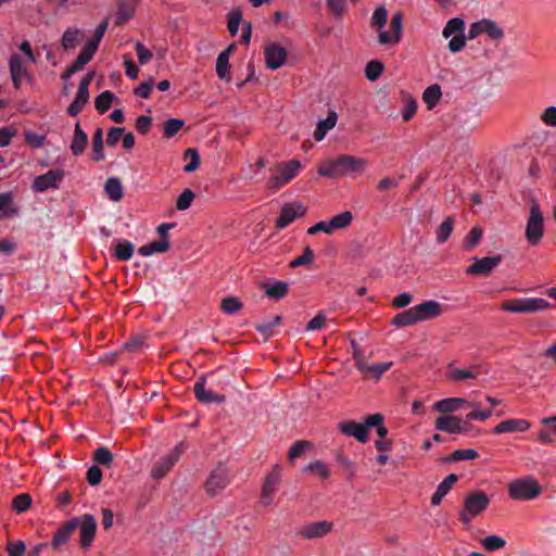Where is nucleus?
Listing matches in <instances>:
<instances>
[{"instance_id":"obj_19","label":"nucleus","mask_w":556,"mask_h":556,"mask_svg":"<svg viewBox=\"0 0 556 556\" xmlns=\"http://www.w3.org/2000/svg\"><path fill=\"white\" fill-rule=\"evenodd\" d=\"M476 402H469L465 397H446L435 402L432 408L442 415H452L453 413L466 408V407H476Z\"/></svg>"},{"instance_id":"obj_36","label":"nucleus","mask_w":556,"mask_h":556,"mask_svg":"<svg viewBox=\"0 0 556 556\" xmlns=\"http://www.w3.org/2000/svg\"><path fill=\"white\" fill-rule=\"evenodd\" d=\"M442 98V90L438 84L427 87L422 92V101L428 110L434 109Z\"/></svg>"},{"instance_id":"obj_57","label":"nucleus","mask_w":556,"mask_h":556,"mask_svg":"<svg viewBox=\"0 0 556 556\" xmlns=\"http://www.w3.org/2000/svg\"><path fill=\"white\" fill-rule=\"evenodd\" d=\"M185 125V121L180 118H169L164 123V136L174 137Z\"/></svg>"},{"instance_id":"obj_2","label":"nucleus","mask_w":556,"mask_h":556,"mask_svg":"<svg viewBox=\"0 0 556 556\" xmlns=\"http://www.w3.org/2000/svg\"><path fill=\"white\" fill-rule=\"evenodd\" d=\"M108 28V20H103L94 29L93 36L86 42L75 61L66 68L63 79H68L72 75L84 70L94 56L99 43L102 40Z\"/></svg>"},{"instance_id":"obj_10","label":"nucleus","mask_w":556,"mask_h":556,"mask_svg":"<svg viewBox=\"0 0 556 556\" xmlns=\"http://www.w3.org/2000/svg\"><path fill=\"white\" fill-rule=\"evenodd\" d=\"M187 445L185 442H179L174 446L169 453L162 458H160L153 466L151 470V476L154 479H162L165 477L169 470L174 467V465L178 462L181 454L186 451Z\"/></svg>"},{"instance_id":"obj_14","label":"nucleus","mask_w":556,"mask_h":556,"mask_svg":"<svg viewBox=\"0 0 556 556\" xmlns=\"http://www.w3.org/2000/svg\"><path fill=\"white\" fill-rule=\"evenodd\" d=\"M281 481V469L278 465L274 466L271 471L266 476L261 494V503L268 506L273 503L274 494Z\"/></svg>"},{"instance_id":"obj_51","label":"nucleus","mask_w":556,"mask_h":556,"mask_svg":"<svg viewBox=\"0 0 556 556\" xmlns=\"http://www.w3.org/2000/svg\"><path fill=\"white\" fill-rule=\"evenodd\" d=\"M483 34H486L493 40L503 38V29L492 20L483 18Z\"/></svg>"},{"instance_id":"obj_52","label":"nucleus","mask_w":556,"mask_h":556,"mask_svg":"<svg viewBox=\"0 0 556 556\" xmlns=\"http://www.w3.org/2000/svg\"><path fill=\"white\" fill-rule=\"evenodd\" d=\"M541 123L549 128H556V105L546 106L539 116Z\"/></svg>"},{"instance_id":"obj_64","label":"nucleus","mask_w":556,"mask_h":556,"mask_svg":"<svg viewBox=\"0 0 556 556\" xmlns=\"http://www.w3.org/2000/svg\"><path fill=\"white\" fill-rule=\"evenodd\" d=\"M113 455L108 447H99L94 452V460L104 466H109L112 463Z\"/></svg>"},{"instance_id":"obj_33","label":"nucleus","mask_w":556,"mask_h":556,"mask_svg":"<svg viewBox=\"0 0 556 556\" xmlns=\"http://www.w3.org/2000/svg\"><path fill=\"white\" fill-rule=\"evenodd\" d=\"M88 136L81 129L79 122L76 123L74 136L71 142V151L75 156L81 155L87 147Z\"/></svg>"},{"instance_id":"obj_48","label":"nucleus","mask_w":556,"mask_h":556,"mask_svg":"<svg viewBox=\"0 0 556 556\" xmlns=\"http://www.w3.org/2000/svg\"><path fill=\"white\" fill-rule=\"evenodd\" d=\"M383 64L378 60H371L365 67V76L370 81H376L383 72Z\"/></svg>"},{"instance_id":"obj_18","label":"nucleus","mask_w":556,"mask_h":556,"mask_svg":"<svg viewBox=\"0 0 556 556\" xmlns=\"http://www.w3.org/2000/svg\"><path fill=\"white\" fill-rule=\"evenodd\" d=\"M501 262L502 257L500 255L482 258L475 257L473 263L467 267L466 274L471 276H488L500 265Z\"/></svg>"},{"instance_id":"obj_13","label":"nucleus","mask_w":556,"mask_h":556,"mask_svg":"<svg viewBox=\"0 0 556 556\" xmlns=\"http://www.w3.org/2000/svg\"><path fill=\"white\" fill-rule=\"evenodd\" d=\"M306 212V206L301 202L287 203L282 206L281 212L276 219V227L278 229H283L296 218L304 216Z\"/></svg>"},{"instance_id":"obj_9","label":"nucleus","mask_w":556,"mask_h":556,"mask_svg":"<svg viewBox=\"0 0 556 556\" xmlns=\"http://www.w3.org/2000/svg\"><path fill=\"white\" fill-rule=\"evenodd\" d=\"M77 523L79 530V546L83 549H89L93 544L97 533V520L90 514H85L81 517L72 518Z\"/></svg>"},{"instance_id":"obj_45","label":"nucleus","mask_w":556,"mask_h":556,"mask_svg":"<svg viewBox=\"0 0 556 556\" xmlns=\"http://www.w3.org/2000/svg\"><path fill=\"white\" fill-rule=\"evenodd\" d=\"M383 416L380 413L371 414L366 417V425L369 428L376 427L379 438H384L388 434V429L382 425Z\"/></svg>"},{"instance_id":"obj_15","label":"nucleus","mask_w":556,"mask_h":556,"mask_svg":"<svg viewBox=\"0 0 556 556\" xmlns=\"http://www.w3.org/2000/svg\"><path fill=\"white\" fill-rule=\"evenodd\" d=\"M266 67L275 71L280 68L287 61V50L277 42H268L264 47Z\"/></svg>"},{"instance_id":"obj_25","label":"nucleus","mask_w":556,"mask_h":556,"mask_svg":"<svg viewBox=\"0 0 556 556\" xmlns=\"http://www.w3.org/2000/svg\"><path fill=\"white\" fill-rule=\"evenodd\" d=\"M531 424L523 418H511L506 419L497 424L493 429V434H503V433H515V432H526L530 429Z\"/></svg>"},{"instance_id":"obj_24","label":"nucleus","mask_w":556,"mask_h":556,"mask_svg":"<svg viewBox=\"0 0 556 556\" xmlns=\"http://www.w3.org/2000/svg\"><path fill=\"white\" fill-rule=\"evenodd\" d=\"M339 430L346 437L355 438L358 442H366L368 439V426L366 420L364 424H357L352 420H345L338 424Z\"/></svg>"},{"instance_id":"obj_61","label":"nucleus","mask_w":556,"mask_h":556,"mask_svg":"<svg viewBox=\"0 0 556 556\" xmlns=\"http://www.w3.org/2000/svg\"><path fill=\"white\" fill-rule=\"evenodd\" d=\"M306 232H307V235H311V236L317 235L319 232H324L328 236H331L332 230H331L329 219L320 220V222L312 225L311 227L307 228Z\"/></svg>"},{"instance_id":"obj_42","label":"nucleus","mask_w":556,"mask_h":556,"mask_svg":"<svg viewBox=\"0 0 556 556\" xmlns=\"http://www.w3.org/2000/svg\"><path fill=\"white\" fill-rule=\"evenodd\" d=\"M482 233L483 231L480 227H473L464 239V250L468 252L472 251L480 243Z\"/></svg>"},{"instance_id":"obj_30","label":"nucleus","mask_w":556,"mask_h":556,"mask_svg":"<svg viewBox=\"0 0 556 556\" xmlns=\"http://www.w3.org/2000/svg\"><path fill=\"white\" fill-rule=\"evenodd\" d=\"M84 39V31L77 27H68L62 35L61 47L65 51L74 50Z\"/></svg>"},{"instance_id":"obj_40","label":"nucleus","mask_w":556,"mask_h":556,"mask_svg":"<svg viewBox=\"0 0 556 556\" xmlns=\"http://www.w3.org/2000/svg\"><path fill=\"white\" fill-rule=\"evenodd\" d=\"M17 214L11 192L0 193V218L12 217Z\"/></svg>"},{"instance_id":"obj_16","label":"nucleus","mask_w":556,"mask_h":556,"mask_svg":"<svg viewBox=\"0 0 556 556\" xmlns=\"http://www.w3.org/2000/svg\"><path fill=\"white\" fill-rule=\"evenodd\" d=\"M341 174H362L368 167V161L350 154H342L336 159Z\"/></svg>"},{"instance_id":"obj_22","label":"nucleus","mask_w":556,"mask_h":556,"mask_svg":"<svg viewBox=\"0 0 556 556\" xmlns=\"http://www.w3.org/2000/svg\"><path fill=\"white\" fill-rule=\"evenodd\" d=\"M333 530V522L320 520L304 525L300 529V535L304 539H321Z\"/></svg>"},{"instance_id":"obj_8","label":"nucleus","mask_w":556,"mask_h":556,"mask_svg":"<svg viewBox=\"0 0 556 556\" xmlns=\"http://www.w3.org/2000/svg\"><path fill=\"white\" fill-rule=\"evenodd\" d=\"M465 22L459 17H454L447 21L445 27L442 30L444 38H451L448 41V50L452 53L462 51L466 45V38L464 35Z\"/></svg>"},{"instance_id":"obj_46","label":"nucleus","mask_w":556,"mask_h":556,"mask_svg":"<svg viewBox=\"0 0 556 556\" xmlns=\"http://www.w3.org/2000/svg\"><path fill=\"white\" fill-rule=\"evenodd\" d=\"M92 150L93 155L92 159L96 162L102 161L104 159L103 153V134L102 129L98 128L92 137Z\"/></svg>"},{"instance_id":"obj_43","label":"nucleus","mask_w":556,"mask_h":556,"mask_svg":"<svg viewBox=\"0 0 556 556\" xmlns=\"http://www.w3.org/2000/svg\"><path fill=\"white\" fill-rule=\"evenodd\" d=\"M403 102H404V106H403L402 112H401L402 118L405 122H408L416 114L417 101L410 94L405 93V94H403Z\"/></svg>"},{"instance_id":"obj_20","label":"nucleus","mask_w":556,"mask_h":556,"mask_svg":"<svg viewBox=\"0 0 556 556\" xmlns=\"http://www.w3.org/2000/svg\"><path fill=\"white\" fill-rule=\"evenodd\" d=\"M64 175L62 169L49 170L34 179L33 189L37 192H45L48 189L58 188Z\"/></svg>"},{"instance_id":"obj_1","label":"nucleus","mask_w":556,"mask_h":556,"mask_svg":"<svg viewBox=\"0 0 556 556\" xmlns=\"http://www.w3.org/2000/svg\"><path fill=\"white\" fill-rule=\"evenodd\" d=\"M443 314V306L434 300L419 303L397 315L392 319L395 327H406L417 323L434 319Z\"/></svg>"},{"instance_id":"obj_5","label":"nucleus","mask_w":556,"mask_h":556,"mask_svg":"<svg viewBox=\"0 0 556 556\" xmlns=\"http://www.w3.org/2000/svg\"><path fill=\"white\" fill-rule=\"evenodd\" d=\"M490 504V497L483 491H473L464 498V507L459 513V519L465 525L483 513Z\"/></svg>"},{"instance_id":"obj_37","label":"nucleus","mask_w":556,"mask_h":556,"mask_svg":"<svg viewBox=\"0 0 556 556\" xmlns=\"http://www.w3.org/2000/svg\"><path fill=\"white\" fill-rule=\"evenodd\" d=\"M169 249V240L161 239L153 241L139 248L138 253L141 256L148 257L155 253H165Z\"/></svg>"},{"instance_id":"obj_26","label":"nucleus","mask_w":556,"mask_h":556,"mask_svg":"<svg viewBox=\"0 0 556 556\" xmlns=\"http://www.w3.org/2000/svg\"><path fill=\"white\" fill-rule=\"evenodd\" d=\"M392 362L368 364L363 358L356 359L357 369L366 377H371L375 380H379L392 367Z\"/></svg>"},{"instance_id":"obj_34","label":"nucleus","mask_w":556,"mask_h":556,"mask_svg":"<svg viewBox=\"0 0 556 556\" xmlns=\"http://www.w3.org/2000/svg\"><path fill=\"white\" fill-rule=\"evenodd\" d=\"M457 481L455 473H450L437 488L435 492L431 497V504L433 506L440 505L442 498L450 492L453 484Z\"/></svg>"},{"instance_id":"obj_50","label":"nucleus","mask_w":556,"mask_h":556,"mask_svg":"<svg viewBox=\"0 0 556 556\" xmlns=\"http://www.w3.org/2000/svg\"><path fill=\"white\" fill-rule=\"evenodd\" d=\"M242 302L236 296H228L222 300L220 308L225 314L232 315L242 308Z\"/></svg>"},{"instance_id":"obj_53","label":"nucleus","mask_w":556,"mask_h":556,"mask_svg":"<svg viewBox=\"0 0 556 556\" xmlns=\"http://www.w3.org/2000/svg\"><path fill=\"white\" fill-rule=\"evenodd\" d=\"M314 260V251L309 247H305L303 253L290 262V267L295 268L299 266L309 265Z\"/></svg>"},{"instance_id":"obj_21","label":"nucleus","mask_w":556,"mask_h":556,"mask_svg":"<svg viewBox=\"0 0 556 556\" xmlns=\"http://www.w3.org/2000/svg\"><path fill=\"white\" fill-rule=\"evenodd\" d=\"M482 374L480 365H470L466 368L456 367L454 364L447 365L446 378L452 382H460L470 379H477Z\"/></svg>"},{"instance_id":"obj_63","label":"nucleus","mask_w":556,"mask_h":556,"mask_svg":"<svg viewBox=\"0 0 556 556\" xmlns=\"http://www.w3.org/2000/svg\"><path fill=\"white\" fill-rule=\"evenodd\" d=\"M7 552L10 556H24L26 552V544L24 541H9L7 544Z\"/></svg>"},{"instance_id":"obj_32","label":"nucleus","mask_w":556,"mask_h":556,"mask_svg":"<svg viewBox=\"0 0 556 556\" xmlns=\"http://www.w3.org/2000/svg\"><path fill=\"white\" fill-rule=\"evenodd\" d=\"M338 122V115L334 111L330 110L328 112V115L325 119H320L317 123L316 129L314 131V139L316 141H321L327 132L334 128L336 124Z\"/></svg>"},{"instance_id":"obj_55","label":"nucleus","mask_w":556,"mask_h":556,"mask_svg":"<svg viewBox=\"0 0 556 556\" xmlns=\"http://www.w3.org/2000/svg\"><path fill=\"white\" fill-rule=\"evenodd\" d=\"M506 541L498 535H489L481 541V545L485 551L493 552L503 548Z\"/></svg>"},{"instance_id":"obj_47","label":"nucleus","mask_w":556,"mask_h":556,"mask_svg":"<svg viewBox=\"0 0 556 556\" xmlns=\"http://www.w3.org/2000/svg\"><path fill=\"white\" fill-rule=\"evenodd\" d=\"M115 98H116L115 94L109 90L101 92L96 98V101H94L96 109L100 113L106 112L110 109L113 101L115 100Z\"/></svg>"},{"instance_id":"obj_39","label":"nucleus","mask_w":556,"mask_h":556,"mask_svg":"<svg viewBox=\"0 0 556 556\" xmlns=\"http://www.w3.org/2000/svg\"><path fill=\"white\" fill-rule=\"evenodd\" d=\"M289 290V285L286 281H274L264 285L265 294L270 299H282L287 295Z\"/></svg>"},{"instance_id":"obj_17","label":"nucleus","mask_w":556,"mask_h":556,"mask_svg":"<svg viewBox=\"0 0 556 556\" xmlns=\"http://www.w3.org/2000/svg\"><path fill=\"white\" fill-rule=\"evenodd\" d=\"M392 31L381 30L378 36L380 45H396L400 42L403 34V14L396 12L393 14L390 23Z\"/></svg>"},{"instance_id":"obj_44","label":"nucleus","mask_w":556,"mask_h":556,"mask_svg":"<svg viewBox=\"0 0 556 556\" xmlns=\"http://www.w3.org/2000/svg\"><path fill=\"white\" fill-rule=\"evenodd\" d=\"M454 229V220L452 217H446L438 227L435 235L439 243H444L450 238Z\"/></svg>"},{"instance_id":"obj_31","label":"nucleus","mask_w":556,"mask_h":556,"mask_svg":"<svg viewBox=\"0 0 556 556\" xmlns=\"http://www.w3.org/2000/svg\"><path fill=\"white\" fill-rule=\"evenodd\" d=\"M194 393L197 399L202 403H223L225 397L223 395L213 393L205 388V379H199L194 384Z\"/></svg>"},{"instance_id":"obj_62","label":"nucleus","mask_w":556,"mask_h":556,"mask_svg":"<svg viewBox=\"0 0 556 556\" xmlns=\"http://www.w3.org/2000/svg\"><path fill=\"white\" fill-rule=\"evenodd\" d=\"M135 49L140 65H146L152 60V52L142 42H136Z\"/></svg>"},{"instance_id":"obj_28","label":"nucleus","mask_w":556,"mask_h":556,"mask_svg":"<svg viewBox=\"0 0 556 556\" xmlns=\"http://www.w3.org/2000/svg\"><path fill=\"white\" fill-rule=\"evenodd\" d=\"M75 529H77V523L72 519L62 523L53 534L51 546L56 549L65 545L70 541Z\"/></svg>"},{"instance_id":"obj_4","label":"nucleus","mask_w":556,"mask_h":556,"mask_svg":"<svg viewBox=\"0 0 556 556\" xmlns=\"http://www.w3.org/2000/svg\"><path fill=\"white\" fill-rule=\"evenodd\" d=\"M549 305L542 298H513L502 302L501 308L515 314H529L545 311Z\"/></svg>"},{"instance_id":"obj_11","label":"nucleus","mask_w":556,"mask_h":556,"mask_svg":"<svg viewBox=\"0 0 556 556\" xmlns=\"http://www.w3.org/2000/svg\"><path fill=\"white\" fill-rule=\"evenodd\" d=\"M434 428L448 434H467L473 430L472 427L465 426L464 420L455 415H442L437 418Z\"/></svg>"},{"instance_id":"obj_6","label":"nucleus","mask_w":556,"mask_h":556,"mask_svg":"<svg viewBox=\"0 0 556 556\" xmlns=\"http://www.w3.org/2000/svg\"><path fill=\"white\" fill-rule=\"evenodd\" d=\"M544 232V218L540 205L535 201H532L525 229L526 240L530 245L535 247L541 242Z\"/></svg>"},{"instance_id":"obj_60","label":"nucleus","mask_w":556,"mask_h":556,"mask_svg":"<svg viewBox=\"0 0 556 556\" xmlns=\"http://www.w3.org/2000/svg\"><path fill=\"white\" fill-rule=\"evenodd\" d=\"M327 315L325 312H319L314 318H312L306 326V330L315 331L321 330L326 327Z\"/></svg>"},{"instance_id":"obj_59","label":"nucleus","mask_w":556,"mask_h":556,"mask_svg":"<svg viewBox=\"0 0 556 556\" xmlns=\"http://www.w3.org/2000/svg\"><path fill=\"white\" fill-rule=\"evenodd\" d=\"M186 159H189V162L185 165L184 170L186 173L194 172L200 164V156L195 149H187L185 152Z\"/></svg>"},{"instance_id":"obj_38","label":"nucleus","mask_w":556,"mask_h":556,"mask_svg":"<svg viewBox=\"0 0 556 556\" xmlns=\"http://www.w3.org/2000/svg\"><path fill=\"white\" fill-rule=\"evenodd\" d=\"M104 191L106 197L113 202L121 201L124 194L122 182L116 177H110L105 181Z\"/></svg>"},{"instance_id":"obj_56","label":"nucleus","mask_w":556,"mask_h":556,"mask_svg":"<svg viewBox=\"0 0 556 556\" xmlns=\"http://www.w3.org/2000/svg\"><path fill=\"white\" fill-rule=\"evenodd\" d=\"M388 11L383 5L378 7L371 16V26L381 30L387 24Z\"/></svg>"},{"instance_id":"obj_27","label":"nucleus","mask_w":556,"mask_h":556,"mask_svg":"<svg viewBox=\"0 0 556 556\" xmlns=\"http://www.w3.org/2000/svg\"><path fill=\"white\" fill-rule=\"evenodd\" d=\"M10 73L15 88H20L22 83L29 79V73L17 54L10 59Z\"/></svg>"},{"instance_id":"obj_23","label":"nucleus","mask_w":556,"mask_h":556,"mask_svg":"<svg viewBox=\"0 0 556 556\" xmlns=\"http://www.w3.org/2000/svg\"><path fill=\"white\" fill-rule=\"evenodd\" d=\"M228 483V470L223 466H218L211 472L205 486L208 493L216 494L220 492L223 489H225Z\"/></svg>"},{"instance_id":"obj_54","label":"nucleus","mask_w":556,"mask_h":556,"mask_svg":"<svg viewBox=\"0 0 556 556\" xmlns=\"http://www.w3.org/2000/svg\"><path fill=\"white\" fill-rule=\"evenodd\" d=\"M326 5L329 12L337 18L344 15L348 9L346 0H326Z\"/></svg>"},{"instance_id":"obj_12","label":"nucleus","mask_w":556,"mask_h":556,"mask_svg":"<svg viewBox=\"0 0 556 556\" xmlns=\"http://www.w3.org/2000/svg\"><path fill=\"white\" fill-rule=\"evenodd\" d=\"M93 77H94V73L93 72H89L80 80L79 86H78V90H77V93H76V97H75V99L73 100V102L68 106V114L70 115H72V116L78 115L83 111L84 106L88 103V101H89V86H90Z\"/></svg>"},{"instance_id":"obj_41","label":"nucleus","mask_w":556,"mask_h":556,"mask_svg":"<svg viewBox=\"0 0 556 556\" xmlns=\"http://www.w3.org/2000/svg\"><path fill=\"white\" fill-rule=\"evenodd\" d=\"M135 247L127 240L118 241L115 245L114 256L119 261H128L132 257Z\"/></svg>"},{"instance_id":"obj_7","label":"nucleus","mask_w":556,"mask_h":556,"mask_svg":"<svg viewBox=\"0 0 556 556\" xmlns=\"http://www.w3.org/2000/svg\"><path fill=\"white\" fill-rule=\"evenodd\" d=\"M542 493L539 482L532 477L520 478L508 485V495L514 501H531Z\"/></svg>"},{"instance_id":"obj_35","label":"nucleus","mask_w":556,"mask_h":556,"mask_svg":"<svg viewBox=\"0 0 556 556\" xmlns=\"http://www.w3.org/2000/svg\"><path fill=\"white\" fill-rule=\"evenodd\" d=\"M354 220V215L351 211H342L337 215H333L330 219V226L332 235L336 231L348 229Z\"/></svg>"},{"instance_id":"obj_29","label":"nucleus","mask_w":556,"mask_h":556,"mask_svg":"<svg viewBox=\"0 0 556 556\" xmlns=\"http://www.w3.org/2000/svg\"><path fill=\"white\" fill-rule=\"evenodd\" d=\"M236 45H229L224 51H222L216 59V74L219 79L230 81V53L235 50Z\"/></svg>"},{"instance_id":"obj_58","label":"nucleus","mask_w":556,"mask_h":556,"mask_svg":"<svg viewBox=\"0 0 556 556\" xmlns=\"http://www.w3.org/2000/svg\"><path fill=\"white\" fill-rule=\"evenodd\" d=\"M194 200V193L191 189L184 190L176 201V208L178 211L188 210Z\"/></svg>"},{"instance_id":"obj_3","label":"nucleus","mask_w":556,"mask_h":556,"mask_svg":"<svg viewBox=\"0 0 556 556\" xmlns=\"http://www.w3.org/2000/svg\"><path fill=\"white\" fill-rule=\"evenodd\" d=\"M303 168L299 160H290L288 162L278 163L270 169V176L266 181L267 189L277 191L285 185L290 182Z\"/></svg>"},{"instance_id":"obj_49","label":"nucleus","mask_w":556,"mask_h":556,"mask_svg":"<svg viewBox=\"0 0 556 556\" xmlns=\"http://www.w3.org/2000/svg\"><path fill=\"white\" fill-rule=\"evenodd\" d=\"M31 503H33L31 496L27 493H22V494L16 495L12 500V508L17 514H23L30 507Z\"/></svg>"}]
</instances>
